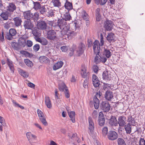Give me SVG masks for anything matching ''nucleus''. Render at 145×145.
<instances>
[{
	"label": "nucleus",
	"mask_w": 145,
	"mask_h": 145,
	"mask_svg": "<svg viewBox=\"0 0 145 145\" xmlns=\"http://www.w3.org/2000/svg\"><path fill=\"white\" fill-rule=\"evenodd\" d=\"M55 30L58 31L59 29L62 30L61 31V34L66 35L67 37L72 36L74 34V32L70 30L69 26L67 25L65 20L64 18L58 20L57 24L55 27Z\"/></svg>",
	"instance_id": "f257e3e1"
},
{
	"label": "nucleus",
	"mask_w": 145,
	"mask_h": 145,
	"mask_svg": "<svg viewBox=\"0 0 145 145\" xmlns=\"http://www.w3.org/2000/svg\"><path fill=\"white\" fill-rule=\"evenodd\" d=\"M26 39L24 37L22 36L21 37L19 38L17 42H12L11 46L16 50H18L26 46Z\"/></svg>",
	"instance_id": "f03ea898"
},
{
	"label": "nucleus",
	"mask_w": 145,
	"mask_h": 145,
	"mask_svg": "<svg viewBox=\"0 0 145 145\" xmlns=\"http://www.w3.org/2000/svg\"><path fill=\"white\" fill-rule=\"evenodd\" d=\"M17 33L16 29L14 28L10 29L8 32H7L5 33V37L9 40H11L13 39V37Z\"/></svg>",
	"instance_id": "7ed1b4c3"
},
{
	"label": "nucleus",
	"mask_w": 145,
	"mask_h": 145,
	"mask_svg": "<svg viewBox=\"0 0 145 145\" xmlns=\"http://www.w3.org/2000/svg\"><path fill=\"white\" fill-rule=\"evenodd\" d=\"M92 46L95 54L99 53L100 52V44L99 41L95 40L93 42Z\"/></svg>",
	"instance_id": "20e7f679"
},
{
	"label": "nucleus",
	"mask_w": 145,
	"mask_h": 145,
	"mask_svg": "<svg viewBox=\"0 0 145 145\" xmlns=\"http://www.w3.org/2000/svg\"><path fill=\"white\" fill-rule=\"evenodd\" d=\"M26 136L31 145L33 143V140L37 138V136L32 134L31 132H27L26 134Z\"/></svg>",
	"instance_id": "39448f33"
},
{
	"label": "nucleus",
	"mask_w": 145,
	"mask_h": 145,
	"mask_svg": "<svg viewBox=\"0 0 145 145\" xmlns=\"http://www.w3.org/2000/svg\"><path fill=\"white\" fill-rule=\"evenodd\" d=\"M37 26L39 29L45 30L47 27V25L45 21L40 20L37 22Z\"/></svg>",
	"instance_id": "423d86ee"
},
{
	"label": "nucleus",
	"mask_w": 145,
	"mask_h": 145,
	"mask_svg": "<svg viewBox=\"0 0 145 145\" xmlns=\"http://www.w3.org/2000/svg\"><path fill=\"white\" fill-rule=\"evenodd\" d=\"M47 38L51 40H54L56 38V33L53 30L48 31L47 33Z\"/></svg>",
	"instance_id": "0eeeda50"
},
{
	"label": "nucleus",
	"mask_w": 145,
	"mask_h": 145,
	"mask_svg": "<svg viewBox=\"0 0 145 145\" xmlns=\"http://www.w3.org/2000/svg\"><path fill=\"white\" fill-rule=\"evenodd\" d=\"M16 6L13 3H10L6 7L7 12H12L16 9Z\"/></svg>",
	"instance_id": "6e6552de"
},
{
	"label": "nucleus",
	"mask_w": 145,
	"mask_h": 145,
	"mask_svg": "<svg viewBox=\"0 0 145 145\" xmlns=\"http://www.w3.org/2000/svg\"><path fill=\"white\" fill-rule=\"evenodd\" d=\"M23 25L25 29H31L33 27V24L31 23L30 20H25Z\"/></svg>",
	"instance_id": "1a4fd4ad"
},
{
	"label": "nucleus",
	"mask_w": 145,
	"mask_h": 145,
	"mask_svg": "<svg viewBox=\"0 0 145 145\" xmlns=\"http://www.w3.org/2000/svg\"><path fill=\"white\" fill-rule=\"evenodd\" d=\"M92 81L94 86L95 87H98L100 85V82L96 75L93 74L92 77Z\"/></svg>",
	"instance_id": "9d476101"
},
{
	"label": "nucleus",
	"mask_w": 145,
	"mask_h": 145,
	"mask_svg": "<svg viewBox=\"0 0 145 145\" xmlns=\"http://www.w3.org/2000/svg\"><path fill=\"white\" fill-rule=\"evenodd\" d=\"M98 122L99 125L101 126H103L105 124V119L102 112H100L99 113Z\"/></svg>",
	"instance_id": "9b49d317"
},
{
	"label": "nucleus",
	"mask_w": 145,
	"mask_h": 145,
	"mask_svg": "<svg viewBox=\"0 0 145 145\" xmlns=\"http://www.w3.org/2000/svg\"><path fill=\"white\" fill-rule=\"evenodd\" d=\"M88 122L89 123V132L92 133L94 129V124L91 118L89 116L88 118Z\"/></svg>",
	"instance_id": "f8f14e48"
},
{
	"label": "nucleus",
	"mask_w": 145,
	"mask_h": 145,
	"mask_svg": "<svg viewBox=\"0 0 145 145\" xmlns=\"http://www.w3.org/2000/svg\"><path fill=\"white\" fill-rule=\"evenodd\" d=\"M126 117L124 116H120L118 118V124L119 126L123 127L126 124Z\"/></svg>",
	"instance_id": "ddd939ff"
},
{
	"label": "nucleus",
	"mask_w": 145,
	"mask_h": 145,
	"mask_svg": "<svg viewBox=\"0 0 145 145\" xmlns=\"http://www.w3.org/2000/svg\"><path fill=\"white\" fill-rule=\"evenodd\" d=\"M23 16L25 19L28 20H30L33 17V14L30 10L24 12L23 13Z\"/></svg>",
	"instance_id": "4468645a"
},
{
	"label": "nucleus",
	"mask_w": 145,
	"mask_h": 145,
	"mask_svg": "<svg viewBox=\"0 0 145 145\" xmlns=\"http://www.w3.org/2000/svg\"><path fill=\"white\" fill-rule=\"evenodd\" d=\"M109 124L112 126H117L118 122L116 118L112 116L110 119H109Z\"/></svg>",
	"instance_id": "2eb2a0df"
},
{
	"label": "nucleus",
	"mask_w": 145,
	"mask_h": 145,
	"mask_svg": "<svg viewBox=\"0 0 145 145\" xmlns=\"http://www.w3.org/2000/svg\"><path fill=\"white\" fill-rule=\"evenodd\" d=\"M14 24L16 27L20 26L22 22V19L20 17H16L13 18Z\"/></svg>",
	"instance_id": "dca6fc26"
},
{
	"label": "nucleus",
	"mask_w": 145,
	"mask_h": 145,
	"mask_svg": "<svg viewBox=\"0 0 145 145\" xmlns=\"http://www.w3.org/2000/svg\"><path fill=\"white\" fill-rule=\"evenodd\" d=\"M63 62L62 61H59L56 63L53 66V70L56 71L61 68L63 65Z\"/></svg>",
	"instance_id": "f3484780"
},
{
	"label": "nucleus",
	"mask_w": 145,
	"mask_h": 145,
	"mask_svg": "<svg viewBox=\"0 0 145 145\" xmlns=\"http://www.w3.org/2000/svg\"><path fill=\"white\" fill-rule=\"evenodd\" d=\"M118 137L117 133L114 131L109 132V140H114L116 139Z\"/></svg>",
	"instance_id": "a211bd4d"
},
{
	"label": "nucleus",
	"mask_w": 145,
	"mask_h": 145,
	"mask_svg": "<svg viewBox=\"0 0 145 145\" xmlns=\"http://www.w3.org/2000/svg\"><path fill=\"white\" fill-rule=\"evenodd\" d=\"M102 109L105 112H108L109 111V103L107 101L103 102L102 103Z\"/></svg>",
	"instance_id": "6ab92c4d"
},
{
	"label": "nucleus",
	"mask_w": 145,
	"mask_h": 145,
	"mask_svg": "<svg viewBox=\"0 0 145 145\" xmlns=\"http://www.w3.org/2000/svg\"><path fill=\"white\" fill-rule=\"evenodd\" d=\"M89 74V72H87V69L86 67H84L82 68L81 71V74L82 78H86L87 75Z\"/></svg>",
	"instance_id": "aec40b11"
},
{
	"label": "nucleus",
	"mask_w": 145,
	"mask_h": 145,
	"mask_svg": "<svg viewBox=\"0 0 145 145\" xmlns=\"http://www.w3.org/2000/svg\"><path fill=\"white\" fill-rule=\"evenodd\" d=\"M7 63L11 72L14 73V69L12 61L9 59L7 58Z\"/></svg>",
	"instance_id": "412c9836"
},
{
	"label": "nucleus",
	"mask_w": 145,
	"mask_h": 145,
	"mask_svg": "<svg viewBox=\"0 0 145 145\" xmlns=\"http://www.w3.org/2000/svg\"><path fill=\"white\" fill-rule=\"evenodd\" d=\"M45 102L47 107L50 108L52 107V103L50 99L48 96H46L45 97Z\"/></svg>",
	"instance_id": "4be33fe9"
},
{
	"label": "nucleus",
	"mask_w": 145,
	"mask_h": 145,
	"mask_svg": "<svg viewBox=\"0 0 145 145\" xmlns=\"http://www.w3.org/2000/svg\"><path fill=\"white\" fill-rule=\"evenodd\" d=\"M84 48V44H81L80 45L77 50V54L78 56H80L83 53Z\"/></svg>",
	"instance_id": "5701e85b"
},
{
	"label": "nucleus",
	"mask_w": 145,
	"mask_h": 145,
	"mask_svg": "<svg viewBox=\"0 0 145 145\" xmlns=\"http://www.w3.org/2000/svg\"><path fill=\"white\" fill-rule=\"evenodd\" d=\"M32 33L35 37V39L36 41L38 40V39L40 38L39 37L41 35V33L39 30L37 29L34 30L32 31Z\"/></svg>",
	"instance_id": "b1692460"
},
{
	"label": "nucleus",
	"mask_w": 145,
	"mask_h": 145,
	"mask_svg": "<svg viewBox=\"0 0 145 145\" xmlns=\"http://www.w3.org/2000/svg\"><path fill=\"white\" fill-rule=\"evenodd\" d=\"M117 43L119 44V45H118V47L120 48L123 47L125 45L126 40L123 38L121 40H118Z\"/></svg>",
	"instance_id": "393cba45"
},
{
	"label": "nucleus",
	"mask_w": 145,
	"mask_h": 145,
	"mask_svg": "<svg viewBox=\"0 0 145 145\" xmlns=\"http://www.w3.org/2000/svg\"><path fill=\"white\" fill-rule=\"evenodd\" d=\"M93 104L95 108L96 109H98L99 107V101L96 96L94 97Z\"/></svg>",
	"instance_id": "a878e982"
},
{
	"label": "nucleus",
	"mask_w": 145,
	"mask_h": 145,
	"mask_svg": "<svg viewBox=\"0 0 145 145\" xmlns=\"http://www.w3.org/2000/svg\"><path fill=\"white\" fill-rule=\"evenodd\" d=\"M59 90L60 91L63 92L67 91L68 89L67 87L64 83L61 84L59 86L58 88Z\"/></svg>",
	"instance_id": "bb28decb"
},
{
	"label": "nucleus",
	"mask_w": 145,
	"mask_h": 145,
	"mask_svg": "<svg viewBox=\"0 0 145 145\" xmlns=\"http://www.w3.org/2000/svg\"><path fill=\"white\" fill-rule=\"evenodd\" d=\"M124 128L127 133L129 134L131 131V126L130 124L129 123L127 124L126 125H125Z\"/></svg>",
	"instance_id": "cd10ccee"
},
{
	"label": "nucleus",
	"mask_w": 145,
	"mask_h": 145,
	"mask_svg": "<svg viewBox=\"0 0 145 145\" xmlns=\"http://www.w3.org/2000/svg\"><path fill=\"white\" fill-rule=\"evenodd\" d=\"M64 7L65 8L68 10H71L73 8L72 3L68 1L67 0L66 1Z\"/></svg>",
	"instance_id": "c85d7f7f"
},
{
	"label": "nucleus",
	"mask_w": 145,
	"mask_h": 145,
	"mask_svg": "<svg viewBox=\"0 0 145 145\" xmlns=\"http://www.w3.org/2000/svg\"><path fill=\"white\" fill-rule=\"evenodd\" d=\"M69 117L71 118V120L72 122L74 123L75 122V113L74 111H71L69 113Z\"/></svg>",
	"instance_id": "c756f323"
},
{
	"label": "nucleus",
	"mask_w": 145,
	"mask_h": 145,
	"mask_svg": "<svg viewBox=\"0 0 145 145\" xmlns=\"http://www.w3.org/2000/svg\"><path fill=\"white\" fill-rule=\"evenodd\" d=\"M117 38L113 33H109V42L113 43L114 42Z\"/></svg>",
	"instance_id": "7c9ffc66"
},
{
	"label": "nucleus",
	"mask_w": 145,
	"mask_h": 145,
	"mask_svg": "<svg viewBox=\"0 0 145 145\" xmlns=\"http://www.w3.org/2000/svg\"><path fill=\"white\" fill-rule=\"evenodd\" d=\"M37 39L38 40L36 41L40 42L41 44L43 45H46L48 44V41L46 39L44 38H43L42 39L39 38L38 39Z\"/></svg>",
	"instance_id": "2f4dec72"
},
{
	"label": "nucleus",
	"mask_w": 145,
	"mask_h": 145,
	"mask_svg": "<svg viewBox=\"0 0 145 145\" xmlns=\"http://www.w3.org/2000/svg\"><path fill=\"white\" fill-rule=\"evenodd\" d=\"M39 60L41 63H46L49 61V59L46 57L43 56L40 57Z\"/></svg>",
	"instance_id": "473e14b6"
},
{
	"label": "nucleus",
	"mask_w": 145,
	"mask_h": 145,
	"mask_svg": "<svg viewBox=\"0 0 145 145\" xmlns=\"http://www.w3.org/2000/svg\"><path fill=\"white\" fill-rule=\"evenodd\" d=\"M82 17L83 19L85 20H89V17L88 14L85 11L83 10L82 12Z\"/></svg>",
	"instance_id": "72a5a7b5"
},
{
	"label": "nucleus",
	"mask_w": 145,
	"mask_h": 145,
	"mask_svg": "<svg viewBox=\"0 0 145 145\" xmlns=\"http://www.w3.org/2000/svg\"><path fill=\"white\" fill-rule=\"evenodd\" d=\"M52 2L54 6L55 7H59L61 6V3L60 0H52Z\"/></svg>",
	"instance_id": "f704fd0d"
},
{
	"label": "nucleus",
	"mask_w": 145,
	"mask_h": 145,
	"mask_svg": "<svg viewBox=\"0 0 145 145\" xmlns=\"http://www.w3.org/2000/svg\"><path fill=\"white\" fill-rule=\"evenodd\" d=\"M24 62L28 67H31L33 66V64L32 62L30 61L28 59H24Z\"/></svg>",
	"instance_id": "c9c22d12"
},
{
	"label": "nucleus",
	"mask_w": 145,
	"mask_h": 145,
	"mask_svg": "<svg viewBox=\"0 0 145 145\" xmlns=\"http://www.w3.org/2000/svg\"><path fill=\"white\" fill-rule=\"evenodd\" d=\"M103 55H105L106 57L109 58V49L108 46H105L104 47Z\"/></svg>",
	"instance_id": "e433bc0d"
},
{
	"label": "nucleus",
	"mask_w": 145,
	"mask_h": 145,
	"mask_svg": "<svg viewBox=\"0 0 145 145\" xmlns=\"http://www.w3.org/2000/svg\"><path fill=\"white\" fill-rule=\"evenodd\" d=\"M19 72L20 75L24 77L27 78L28 76V73L23 70L20 69Z\"/></svg>",
	"instance_id": "4c0bfd02"
},
{
	"label": "nucleus",
	"mask_w": 145,
	"mask_h": 145,
	"mask_svg": "<svg viewBox=\"0 0 145 145\" xmlns=\"http://www.w3.org/2000/svg\"><path fill=\"white\" fill-rule=\"evenodd\" d=\"M33 3L34 5L33 8L35 10H38L41 8L40 5L39 3L33 2Z\"/></svg>",
	"instance_id": "58836bf2"
},
{
	"label": "nucleus",
	"mask_w": 145,
	"mask_h": 145,
	"mask_svg": "<svg viewBox=\"0 0 145 145\" xmlns=\"http://www.w3.org/2000/svg\"><path fill=\"white\" fill-rule=\"evenodd\" d=\"M128 120L131 125L133 126L135 125V121L134 118H133L132 116H129L128 117Z\"/></svg>",
	"instance_id": "ea45409f"
},
{
	"label": "nucleus",
	"mask_w": 145,
	"mask_h": 145,
	"mask_svg": "<svg viewBox=\"0 0 145 145\" xmlns=\"http://www.w3.org/2000/svg\"><path fill=\"white\" fill-rule=\"evenodd\" d=\"M7 12H3L0 15L4 20H7L8 19V14Z\"/></svg>",
	"instance_id": "a19ab883"
},
{
	"label": "nucleus",
	"mask_w": 145,
	"mask_h": 145,
	"mask_svg": "<svg viewBox=\"0 0 145 145\" xmlns=\"http://www.w3.org/2000/svg\"><path fill=\"white\" fill-rule=\"evenodd\" d=\"M118 145H126L124 140L121 138H119L117 140Z\"/></svg>",
	"instance_id": "79ce46f5"
},
{
	"label": "nucleus",
	"mask_w": 145,
	"mask_h": 145,
	"mask_svg": "<svg viewBox=\"0 0 145 145\" xmlns=\"http://www.w3.org/2000/svg\"><path fill=\"white\" fill-rule=\"evenodd\" d=\"M99 53H95L96 56L95 58L94 61L96 64L98 63H99L100 62V59L101 57L99 54Z\"/></svg>",
	"instance_id": "37998d69"
},
{
	"label": "nucleus",
	"mask_w": 145,
	"mask_h": 145,
	"mask_svg": "<svg viewBox=\"0 0 145 145\" xmlns=\"http://www.w3.org/2000/svg\"><path fill=\"white\" fill-rule=\"evenodd\" d=\"M109 78L108 72L107 71H105L103 74V78L104 80H108Z\"/></svg>",
	"instance_id": "c03bdc74"
},
{
	"label": "nucleus",
	"mask_w": 145,
	"mask_h": 145,
	"mask_svg": "<svg viewBox=\"0 0 145 145\" xmlns=\"http://www.w3.org/2000/svg\"><path fill=\"white\" fill-rule=\"evenodd\" d=\"M20 53L22 54L23 56L25 57H29L30 54L27 52L25 50H21L20 51Z\"/></svg>",
	"instance_id": "a18cd8bd"
},
{
	"label": "nucleus",
	"mask_w": 145,
	"mask_h": 145,
	"mask_svg": "<svg viewBox=\"0 0 145 145\" xmlns=\"http://www.w3.org/2000/svg\"><path fill=\"white\" fill-rule=\"evenodd\" d=\"M65 18H64L66 22L67 20H71L72 18L70 16V14L69 13H66L64 14Z\"/></svg>",
	"instance_id": "49530a36"
},
{
	"label": "nucleus",
	"mask_w": 145,
	"mask_h": 145,
	"mask_svg": "<svg viewBox=\"0 0 145 145\" xmlns=\"http://www.w3.org/2000/svg\"><path fill=\"white\" fill-rule=\"evenodd\" d=\"M39 119L40 121L44 125L46 126L48 125V123L46 120V118L44 116Z\"/></svg>",
	"instance_id": "de8ad7c7"
},
{
	"label": "nucleus",
	"mask_w": 145,
	"mask_h": 145,
	"mask_svg": "<svg viewBox=\"0 0 145 145\" xmlns=\"http://www.w3.org/2000/svg\"><path fill=\"white\" fill-rule=\"evenodd\" d=\"M104 27L106 30L107 31L109 30V21L107 19L105 22Z\"/></svg>",
	"instance_id": "09e8293b"
},
{
	"label": "nucleus",
	"mask_w": 145,
	"mask_h": 145,
	"mask_svg": "<svg viewBox=\"0 0 145 145\" xmlns=\"http://www.w3.org/2000/svg\"><path fill=\"white\" fill-rule=\"evenodd\" d=\"M108 131V128L106 127H104L102 130V134L104 136H106L107 134Z\"/></svg>",
	"instance_id": "8fccbe9b"
},
{
	"label": "nucleus",
	"mask_w": 145,
	"mask_h": 145,
	"mask_svg": "<svg viewBox=\"0 0 145 145\" xmlns=\"http://www.w3.org/2000/svg\"><path fill=\"white\" fill-rule=\"evenodd\" d=\"M34 20H37L39 18V14L38 12H36L33 14V17L32 18Z\"/></svg>",
	"instance_id": "3c124183"
},
{
	"label": "nucleus",
	"mask_w": 145,
	"mask_h": 145,
	"mask_svg": "<svg viewBox=\"0 0 145 145\" xmlns=\"http://www.w3.org/2000/svg\"><path fill=\"white\" fill-rule=\"evenodd\" d=\"M138 143L139 145H145V140L144 138H140Z\"/></svg>",
	"instance_id": "603ef678"
},
{
	"label": "nucleus",
	"mask_w": 145,
	"mask_h": 145,
	"mask_svg": "<svg viewBox=\"0 0 145 145\" xmlns=\"http://www.w3.org/2000/svg\"><path fill=\"white\" fill-rule=\"evenodd\" d=\"M37 112L39 118L44 116L43 113L40 110L37 109Z\"/></svg>",
	"instance_id": "864d4df0"
},
{
	"label": "nucleus",
	"mask_w": 145,
	"mask_h": 145,
	"mask_svg": "<svg viewBox=\"0 0 145 145\" xmlns=\"http://www.w3.org/2000/svg\"><path fill=\"white\" fill-rule=\"evenodd\" d=\"M109 31L113 29L114 26L115 25H114L113 22L112 21L109 20Z\"/></svg>",
	"instance_id": "5fc2aeb1"
},
{
	"label": "nucleus",
	"mask_w": 145,
	"mask_h": 145,
	"mask_svg": "<svg viewBox=\"0 0 145 145\" xmlns=\"http://www.w3.org/2000/svg\"><path fill=\"white\" fill-rule=\"evenodd\" d=\"M12 102L14 104V106H17L18 107H19L22 109H24V106L20 105L19 104L16 102V101H14V100L12 101Z\"/></svg>",
	"instance_id": "6e6d98bb"
},
{
	"label": "nucleus",
	"mask_w": 145,
	"mask_h": 145,
	"mask_svg": "<svg viewBox=\"0 0 145 145\" xmlns=\"http://www.w3.org/2000/svg\"><path fill=\"white\" fill-rule=\"evenodd\" d=\"M40 48V46L39 44H36L33 47V49L35 52L37 51Z\"/></svg>",
	"instance_id": "4d7b16f0"
},
{
	"label": "nucleus",
	"mask_w": 145,
	"mask_h": 145,
	"mask_svg": "<svg viewBox=\"0 0 145 145\" xmlns=\"http://www.w3.org/2000/svg\"><path fill=\"white\" fill-rule=\"evenodd\" d=\"M68 47L67 46H64L61 47L60 49L62 52H66L68 49Z\"/></svg>",
	"instance_id": "13d9d810"
},
{
	"label": "nucleus",
	"mask_w": 145,
	"mask_h": 145,
	"mask_svg": "<svg viewBox=\"0 0 145 145\" xmlns=\"http://www.w3.org/2000/svg\"><path fill=\"white\" fill-rule=\"evenodd\" d=\"M26 45L29 47H31L33 45V42L30 40H27L26 42Z\"/></svg>",
	"instance_id": "bf43d9fd"
},
{
	"label": "nucleus",
	"mask_w": 145,
	"mask_h": 145,
	"mask_svg": "<svg viewBox=\"0 0 145 145\" xmlns=\"http://www.w3.org/2000/svg\"><path fill=\"white\" fill-rule=\"evenodd\" d=\"M4 33V32L3 31L1 33L0 32V41L3 42L5 40Z\"/></svg>",
	"instance_id": "052dcab7"
},
{
	"label": "nucleus",
	"mask_w": 145,
	"mask_h": 145,
	"mask_svg": "<svg viewBox=\"0 0 145 145\" xmlns=\"http://www.w3.org/2000/svg\"><path fill=\"white\" fill-rule=\"evenodd\" d=\"M93 70L95 73H97L99 69L97 65H94L93 67Z\"/></svg>",
	"instance_id": "680f3d73"
},
{
	"label": "nucleus",
	"mask_w": 145,
	"mask_h": 145,
	"mask_svg": "<svg viewBox=\"0 0 145 145\" xmlns=\"http://www.w3.org/2000/svg\"><path fill=\"white\" fill-rule=\"evenodd\" d=\"M47 12V10L44 7V6H43L42 7L40 12L42 14H43L45 12Z\"/></svg>",
	"instance_id": "e2e57ef3"
},
{
	"label": "nucleus",
	"mask_w": 145,
	"mask_h": 145,
	"mask_svg": "<svg viewBox=\"0 0 145 145\" xmlns=\"http://www.w3.org/2000/svg\"><path fill=\"white\" fill-rule=\"evenodd\" d=\"M48 23L50 25L54 27V29H55V27L56 26V24L53 21H49Z\"/></svg>",
	"instance_id": "0e129e2a"
},
{
	"label": "nucleus",
	"mask_w": 145,
	"mask_h": 145,
	"mask_svg": "<svg viewBox=\"0 0 145 145\" xmlns=\"http://www.w3.org/2000/svg\"><path fill=\"white\" fill-rule=\"evenodd\" d=\"M64 92L65 97L67 98H69L70 97V96L68 89L67 91H64Z\"/></svg>",
	"instance_id": "69168bd1"
},
{
	"label": "nucleus",
	"mask_w": 145,
	"mask_h": 145,
	"mask_svg": "<svg viewBox=\"0 0 145 145\" xmlns=\"http://www.w3.org/2000/svg\"><path fill=\"white\" fill-rule=\"evenodd\" d=\"M59 93H58L57 89H55V95L56 98L57 99H59Z\"/></svg>",
	"instance_id": "338daca9"
},
{
	"label": "nucleus",
	"mask_w": 145,
	"mask_h": 145,
	"mask_svg": "<svg viewBox=\"0 0 145 145\" xmlns=\"http://www.w3.org/2000/svg\"><path fill=\"white\" fill-rule=\"evenodd\" d=\"M110 11L109 12V14H110L112 15L113 14L114 15V13L115 14L116 13V10L113 8H110Z\"/></svg>",
	"instance_id": "774afa93"
}]
</instances>
